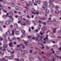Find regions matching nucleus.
Returning a JSON list of instances; mask_svg holds the SVG:
<instances>
[{"label":"nucleus","mask_w":61,"mask_h":61,"mask_svg":"<svg viewBox=\"0 0 61 61\" xmlns=\"http://www.w3.org/2000/svg\"><path fill=\"white\" fill-rule=\"evenodd\" d=\"M44 5L43 6V7L45 10H46V14H48L49 13V11L48 10H47V4H48L47 2L46 1H44Z\"/></svg>","instance_id":"1"},{"label":"nucleus","mask_w":61,"mask_h":61,"mask_svg":"<svg viewBox=\"0 0 61 61\" xmlns=\"http://www.w3.org/2000/svg\"><path fill=\"white\" fill-rule=\"evenodd\" d=\"M12 32V34L13 36H15V34H14V32H18L19 33V32L18 31H16V29H14L13 30H11Z\"/></svg>","instance_id":"2"},{"label":"nucleus","mask_w":61,"mask_h":61,"mask_svg":"<svg viewBox=\"0 0 61 61\" xmlns=\"http://www.w3.org/2000/svg\"><path fill=\"white\" fill-rule=\"evenodd\" d=\"M46 27L44 26L43 28H42V31H45L46 30Z\"/></svg>","instance_id":"3"},{"label":"nucleus","mask_w":61,"mask_h":61,"mask_svg":"<svg viewBox=\"0 0 61 61\" xmlns=\"http://www.w3.org/2000/svg\"><path fill=\"white\" fill-rule=\"evenodd\" d=\"M9 46L10 47H12V46L13 45V43L12 42H11L9 43Z\"/></svg>","instance_id":"4"},{"label":"nucleus","mask_w":61,"mask_h":61,"mask_svg":"<svg viewBox=\"0 0 61 61\" xmlns=\"http://www.w3.org/2000/svg\"><path fill=\"white\" fill-rule=\"evenodd\" d=\"M32 2L34 3V5H37V4H35L36 3V0H32Z\"/></svg>","instance_id":"5"},{"label":"nucleus","mask_w":61,"mask_h":61,"mask_svg":"<svg viewBox=\"0 0 61 61\" xmlns=\"http://www.w3.org/2000/svg\"><path fill=\"white\" fill-rule=\"evenodd\" d=\"M5 24H6V25H9L10 24V23L9 22V21L7 20L5 22Z\"/></svg>","instance_id":"6"},{"label":"nucleus","mask_w":61,"mask_h":61,"mask_svg":"<svg viewBox=\"0 0 61 61\" xmlns=\"http://www.w3.org/2000/svg\"><path fill=\"white\" fill-rule=\"evenodd\" d=\"M6 35L7 36H8L10 34V31H8L6 32Z\"/></svg>","instance_id":"7"},{"label":"nucleus","mask_w":61,"mask_h":61,"mask_svg":"<svg viewBox=\"0 0 61 61\" xmlns=\"http://www.w3.org/2000/svg\"><path fill=\"white\" fill-rule=\"evenodd\" d=\"M36 14H37V15H38V14H41V12L40 11H37L36 12Z\"/></svg>","instance_id":"8"},{"label":"nucleus","mask_w":61,"mask_h":61,"mask_svg":"<svg viewBox=\"0 0 61 61\" xmlns=\"http://www.w3.org/2000/svg\"><path fill=\"white\" fill-rule=\"evenodd\" d=\"M21 25H26V23L23 22L21 23Z\"/></svg>","instance_id":"9"},{"label":"nucleus","mask_w":61,"mask_h":61,"mask_svg":"<svg viewBox=\"0 0 61 61\" xmlns=\"http://www.w3.org/2000/svg\"><path fill=\"white\" fill-rule=\"evenodd\" d=\"M45 33V32L44 31L43 32H42V31H41L40 32V34L41 35H43Z\"/></svg>","instance_id":"10"},{"label":"nucleus","mask_w":61,"mask_h":61,"mask_svg":"<svg viewBox=\"0 0 61 61\" xmlns=\"http://www.w3.org/2000/svg\"><path fill=\"white\" fill-rule=\"evenodd\" d=\"M55 13L56 14H58L59 13V11L58 10H56L55 11Z\"/></svg>","instance_id":"11"},{"label":"nucleus","mask_w":61,"mask_h":61,"mask_svg":"<svg viewBox=\"0 0 61 61\" xmlns=\"http://www.w3.org/2000/svg\"><path fill=\"white\" fill-rule=\"evenodd\" d=\"M38 58L39 59L40 61H42V59L41 58L39 57V56H37Z\"/></svg>","instance_id":"12"},{"label":"nucleus","mask_w":61,"mask_h":61,"mask_svg":"<svg viewBox=\"0 0 61 61\" xmlns=\"http://www.w3.org/2000/svg\"><path fill=\"white\" fill-rule=\"evenodd\" d=\"M50 6H51V7H54V4H53L52 3L51 4H50Z\"/></svg>","instance_id":"13"},{"label":"nucleus","mask_w":61,"mask_h":61,"mask_svg":"<svg viewBox=\"0 0 61 61\" xmlns=\"http://www.w3.org/2000/svg\"><path fill=\"white\" fill-rule=\"evenodd\" d=\"M9 59H13V57L12 56H9Z\"/></svg>","instance_id":"14"},{"label":"nucleus","mask_w":61,"mask_h":61,"mask_svg":"<svg viewBox=\"0 0 61 61\" xmlns=\"http://www.w3.org/2000/svg\"><path fill=\"white\" fill-rule=\"evenodd\" d=\"M4 46L5 48H6L7 47V44H5L4 45Z\"/></svg>","instance_id":"15"},{"label":"nucleus","mask_w":61,"mask_h":61,"mask_svg":"<svg viewBox=\"0 0 61 61\" xmlns=\"http://www.w3.org/2000/svg\"><path fill=\"white\" fill-rule=\"evenodd\" d=\"M4 51H0V53L1 54V55H4Z\"/></svg>","instance_id":"16"},{"label":"nucleus","mask_w":61,"mask_h":61,"mask_svg":"<svg viewBox=\"0 0 61 61\" xmlns=\"http://www.w3.org/2000/svg\"><path fill=\"white\" fill-rule=\"evenodd\" d=\"M25 53L24 52H22L21 53V56L22 57L24 56H25Z\"/></svg>","instance_id":"17"},{"label":"nucleus","mask_w":61,"mask_h":61,"mask_svg":"<svg viewBox=\"0 0 61 61\" xmlns=\"http://www.w3.org/2000/svg\"><path fill=\"white\" fill-rule=\"evenodd\" d=\"M14 20V19L13 18H12L10 19V21L11 22H12L13 21V20Z\"/></svg>","instance_id":"18"},{"label":"nucleus","mask_w":61,"mask_h":61,"mask_svg":"<svg viewBox=\"0 0 61 61\" xmlns=\"http://www.w3.org/2000/svg\"><path fill=\"white\" fill-rule=\"evenodd\" d=\"M47 24H51V22H50V21L47 20Z\"/></svg>","instance_id":"19"},{"label":"nucleus","mask_w":61,"mask_h":61,"mask_svg":"<svg viewBox=\"0 0 61 61\" xmlns=\"http://www.w3.org/2000/svg\"><path fill=\"white\" fill-rule=\"evenodd\" d=\"M29 60L30 61H33L34 60V59L32 58H31Z\"/></svg>","instance_id":"20"},{"label":"nucleus","mask_w":61,"mask_h":61,"mask_svg":"<svg viewBox=\"0 0 61 61\" xmlns=\"http://www.w3.org/2000/svg\"><path fill=\"white\" fill-rule=\"evenodd\" d=\"M49 3L50 4H53V2H52V1L51 0H49Z\"/></svg>","instance_id":"21"},{"label":"nucleus","mask_w":61,"mask_h":61,"mask_svg":"<svg viewBox=\"0 0 61 61\" xmlns=\"http://www.w3.org/2000/svg\"><path fill=\"white\" fill-rule=\"evenodd\" d=\"M59 8V7L58 6H55V8L57 9H58Z\"/></svg>","instance_id":"22"},{"label":"nucleus","mask_w":61,"mask_h":61,"mask_svg":"<svg viewBox=\"0 0 61 61\" xmlns=\"http://www.w3.org/2000/svg\"><path fill=\"white\" fill-rule=\"evenodd\" d=\"M43 58L45 60H48V59H47L44 56L43 57Z\"/></svg>","instance_id":"23"},{"label":"nucleus","mask_w":61,"mask_h":61,"mask_svg":"<svg viewBox=\"0 0 61 61\" xmlns=\"http://www.w3.org/2000/svg\"><path fill=\"white\" fill-rule=\"evenodd\" d=\"M34 24L35 25H37L38 24V21H36L34 22Z\"/></svg>","instance_id":"24"},{"label":"nucleus","mask_w":61,"mask_h":61,"mask_svg":"<svg viewBox=\"0 0 61 61\" xmlns=\"http://www.w3.org/2000/svg\"><path fill=\"white\" fill-rule=\"evenodd\" d=\"M14 26L15 27H18V25H17V24H15L14 25Z\"/></svg>","instance_id":"25"},{"label":"nucleus","mask_w":61,"mask_h":61,"mask_svg":"<svg viewBox=\"0 0 61 61\" xmlns=\"http://www.w3.org/2000/svg\"><path fill=\"white\" fill-rule=\"evenodd\" d=\"M56 28H54L53 32L54 33H55L56 32Z\"/></svg>","instance_id":"26"},{"label":"nucleus","mask_w":61,"mask_h":61,"mask_svg":"<svg viewBox=\"0 0 61 61\" xmlns=\"http://www.w3.org/2000/svg\"><path fill=\"white\" fill-rule=\"evenodd\" d=\"M26 22H27V24L28 25L29 24H30V21H26Z\"/></svg>","instance_id":"27"},{"label":"nucleus","mask_w":61,"mask_h":61,"mask_svg":"<svg viewBox=\"0 0 61 61\" xmlns=\"http://www.w3.org/2000/svg\"><path fill=\"white\" fill-rule=\"evenodd\" d=\"M24 52L25 54H27V51H24Z\"/></svg>","instance_id":"28"},{"label":"nucleus","mask_w":61,"mask_h":61,"mask_svg":"<svg viewBox=\"0 0 61 61\" xmlns=\"http://www.w3.org/2000/svg\"><path fill=\"white\" fill-rule=\"evenodd\" d=\"M15 9H16V10H19V7H18V6H16L15 8Z\"/></svg>","instance_id":"29"},{"label":"nucleus","mask_w":61,"mask_h":61,"mask_svg":"<svg viewBox=\"0 0 61 61\" xmlns=\"http://www.w3.org/2000/svg\"><path fill=\"white\" fill-rule=\"evenodd\" d=\"M56 53L58 55H59V54H60V52H59V51H56Z\"/></svg>","instance_id":"30"},{"label":"nucleus","mask_w":61,"mask_h":61,"mask_svg":"<svg viewBox=\"0 0 61 61\" xmlns=\"http://www.w3.org/2000/svg\"><path fill=\"white\" fill-rule=\"evenodd\" d=\"M35 39H36V41H38V37H35Z\"/></svg>","instance_id":"31"},{"label":"nucleus","mask_w":61,"mask_h":61,"mask_svg":"<svg viewBox=\"0 0 61 61\" xmlns=\"http://www.w3.org/2000/svg\"><path fill=\"white\" fill-rule=\"evenodd\" d=\"M10 15H13V12H10Z\"/></svg>","instance_id":"32"},{"label":"nucleus","mask_w":61,"mask_h":61,"mask_svg":"<svg viewBox=\"0 0 61 61\" xmlns=\"http://www.w3.org/2000/svg\"><path fill=\"white\" fill-rule=\"evenodd\" d=\"M50 48V47H46V50H48V49H49Z\"/></svg>","instance_id":"33"},{"label":"nucleus","mask_w":61,"mask_h":61,"mask_svg":"<svg viewBox=\"0 0 61 61\" xmlns=\"http://www.w3.org/2000/svg\"><path fill=\"white\" fill-rule=\"evenodd\" d=\"M28 11L27 10H25L24 11V13H25V14H28Z\"/></svg>","instance_id":"34"},{"label":"nucleus","mask_w":61,"mask_h":61,"mask_svg":"<svg viewBox=\"0 0 61 61\" xmlns=\"http://www.w3.org/2000/svg\"><path fill=\"white\" fill-rule=\"evenodd\" d=\"M56 59V58L55 57H53L52 58V60L53 61H55Z\"/></svg>","instance_id":"35"},{"label":"nucleus","mask_w":61,"mask_h":61,"mask_svg":"<svg viewBox=\"0 0 61 61\" xmlns=\"http://www.w3.org/2000/svg\"><path fill=\"white\" fill-rule=\"evenodd\" d=\"M11 5L12 7H14L15 6V4L13 3H12Z\"/></svg>","instance_id":"36"},{"label":"nucleus","mask_w":61,"mask_h":61,"mask_svg":"<svg viewBox=\"0 0 61 61\" xmlns=\"http://www.w3.org/2000/svg\"><path fill=\"white\" fill-rule=\"evenodd\" d=\"M22 33H25V31L24 30H22Z\"/></svg>","instance_id":"37"},{"label":"nucleus","mask_w":61,"mask_h":61,"mask_svg":"<svg viewBox=\"0 0 61 61\" xmlns=\"http://www.w3.org/2000/svg\"><path fill=\"white\" fill-rule=\"evenodd\" d=\"M32 2H31V1L29 3V4L30 5H32Z\"/></svg>","instance_id":"38"},{"label":"nucleus","mask_w":61,"mask_h":61,"mask_svg":"<svg viewBox=\"0 0 61 61\" xmlns=\"http://www.w3.org/2000/svg\"><path fill=\"white\" fill-rule=\"evenodd\" d=\"M51 12H54V10H53V9L52 8L51 9Z\"/></svg>","instance_id":"39"},{"label":"nucleus","mask_w":61,"mask_h":61,"mask_svg":"<svg viewBox=\"0 0 61 61\" xmlns=\"http://www.w3.org/2000/svg\"><path fill=\"white\" fill-rule=\"evenodd\" d=\"M16 39V38L15 37H13V38H12V40H15Z\"/></svg>","instance_id":"40"},{"label":"nucleus","mask_w":61,"mask_h":61,"mask_svg":"<svg viewBox=\"0 0 61 61\" xmlns=\"http://www.w3.org/2000/svg\"><path fill=\"white\" fill-rule=\"evenodd\" d=\"M3 17H4V18H5L6 17H7V16L6 15H4L3 16Z\"/></svg>","instance_id":"41"},{"label":"nucleus","mask_w":61,"mask_h":61,"mask_svg":"<svg viewBox=\"0 0 61 61\" xmlns=\"http://www.w3.org/2000/svg\"><path fill=\"white\" fill-rule=\"evenodd\" d=\"M51 50H52V51H53V54H55V51H53V49H51Z\"/></svg>","instance_id":"42"},{"label":"nucleus","mask_w":61,"mask_h":61,"mask_svg":"<svg viewBox=\"0 0 61 61\" xmlns=\"http://www.w3.org/2000/svg\"><path fill=\"white\" fill-rule=\"evenodd\" d=\"M3 10L5 13H7V11L6 10Z\"/></svg>","instance_id":"43"},{"label":"nucleus","mask_w":61,"mask_h":61,"mask_svg":"<svg viewBox=\"0 0 61 61\" xmlns=\"http://www.w3.org/2000/svg\"><path fill=\"white\" fill-rule=\"evenodd\" d=\"M15 34L16 35H18V34H19V33L17 32H15Z\"/></svg>","instance_id":"44"},{"label":"nucleus","mask_w":61,"mask_h":61,"mask_svg":"<svg viewBox=\"0 0 61 61\" xmlns=\"http://www.w3.org/2000/svg\"><path fill=\"white\" fill-rule=\"evenodd\" d=\"M0 7H1L2 9H3V8H4L3 6H2L1 5H0Z\"/></svg>","instance_id":"45"},{"label":"nucleus","mask_w":61,"mask_h":61,"mask_svg":"<svg viewBox=\"0 0 61 61\" xmlns=\"http://www.w3.org/2000/svg\"><path fill=\"white\" fill-rule=\"evenodd\" d=\"M33 11V12H36V10H35L34 9H32Z\"/></svg>","instance_id":"46"},{"label":"nucleus","mask_w":61,"mask_h":61,"mask_svg":"<svg viewBox=\"0 0 61 61\" xmlns=\"http://www.w3.org/2000/svg\"><path fill=\"white\" fill-rule=\"evenodd\" d=\"M5 60V58H2V60H1V61H3V60L4 61V60Z\"/></svg>","instance_id":"47"},{"label":"nucleus","mask_w":61,"mask_h":61,"mask_svg":"<svg viewBox=\"0 0 61 61\" xmlns=\"http://www.w3.org/2000/svg\"><path fill=\"white\" fill-rule=\"evenodd\" d=\"M27 42H25L24 43L25 44V45L26 46H27Z\"/></svg>","instance_id":"48"},{"label":"nucleus","mask_w":61,"mask_h":61,"mask_svg":"<svg viewBox=\"0 0 61 61\" xmlns=\"http://www.w3.org/2000/svg\"><path fill=\"white\" fill-rule=\"evenodd\" d=\"M40 4V1H38L37 2V4Z\"/></svg>","instance_id":"49"},{"label":"nucleus","mask_w":61,"mask_h":61,"mask_svg":"<svg viewBox=\"0 0 61 61\" xmlns=\"http://www.w3.org/2000/svg\"><path fill=\"white\" fill-rule=\"evenodd\" d=\"M0 31H2V27H0Z\"/></svg>","instance_id":"50"},{"label":"nucleus","mask_w":61,"mask_h":61,"mask_svg":"<svg viewBox=\"0 0 61 61\" xmlns=\"http://www.w3.org/2000/svg\"><path fill=\"white\" fill-rule=\"evenodd\" d=\"M16 60L17 61H20V60H19V59H18V58L16 59Z\"/></svg>","instance_id":"51"},{"label":"nucleus","mask_w":61,"mask_h":61,"mask_svg":"<svg viewBox=\"0 0 61 61\" xmlns=\"http://www.w3.org/2000/svg\"><path fill=\"white\" fill-rule=\"evenodd\" d=\"M41 39H42L43 38V37L42 36H41L40 37Z\"/></svg>","instance_id":"52"},{"label":"nucleus","mask_w":61,"mask_h":61,"mask_svg":"<svg viewBox=\"0 0 61 61\" xmlns=\"http://www.w3.org/2000/svg\"><path fill=\"white\" fill-rule=\"evenodd\" d=\"M25 35L24 34H23L22 36L21 37H25Z\"/></svg>","instance_id":"53"},{"label":"nucleus","mask_w":61,"mask_h":61,"mask_svg":"<svg viewBox=\"0 0 61 61\" xmlns=\"http://www.w3.org/2000/svg\"><path fill=\"white\" fill-rule=\"evenodd\" d=\"M29 32H31V28L30 27H29Z\"/></svg>","instance_id":"54"},{"label":"nucleus","mask_w":61,"mask_h":61,"mask_svg":"<svg viewBox=\"0 0 61 61\" xmlns=\"http://www.w3.org/2000/svg\"><path fill=\"white\" fill-rule=\"evenodd\" d=\"M0 23H1V24H3V23H4V21H0Z\"/></svg>","instance_id":"55"},{"label":"nucleus","mask_w":61,"mask_h":61,"mask_svg":"<svg viewBox=\"0 0 61 61\" xmlns=\"http://www.w3.org/2000/svg\"><path fill=\"white\" fill-rule=\"evenodd\" d=\"M8 15H9V13H7L6 15L7 17H9V16Z\"/></svg>","instance_id":"56"},{"label":"nucleus","mask_w":61,"mask_h":61,"mask_svg":"<svg viewBox=\"0 0 61 61\" xmlns=\"http://www.w3.org/2000/svg\"><path fill=\"white\" fill-rule=\"evenodd\" d=\"M3 40V39L2 38L0 37V41H2Z\"/></svg>","instance_id":"57"},{"label":"nucleus","mask_w":61,"mask_h":61,"mask_svg":"<svg viewBox=\"0 0 61 61\" xmlns=\"http://www.w3.org/2000/svg\"><path fill=\"white\" fill-rule=\"evenodd\" d=\"M38 17L39 19H42V17Z\"/></svg>","instance_id":"58"},{"label":"nucleus","mask_w":61,"mask_h":61,"mask_svg":"<svg viewBox=\"0 0 61 61\" xmlns=\"http://www.w3.org/2000/svg\"><path fill=\"white\" fill-rule=\"evenodd\" d=\"M6 35H4L3 36V37H5V38H6Z\"/></svg>","instance_id":"59"},{"label":"nucleus","mask_w":61,"mask_h":61,"mask_svg":"<svg viewBox=\"0 0 61 61\" xmlns=\"http://www.w3.org/2000/svg\"><path fill=\"white\" fill-rule=\"evenodd\" d=\"M20 56H21V55H20V54H18V57H20Z\"/></svg>","instance_id":"60"},{"label":"nucleus","mask_w":61,"mask_h":61,"mask_svg":"<svg viewBox=\"0 0 61 61\" xmlns=\"http://www.w3.org/2000/svg\"><path fill=\"white\" fill-rule=\"evenodd\" d=\"M26 6H29V4L26 3Z\"/></svg>","instance_id":"61"},{"label":"nucleus","mask_w":61,"mask_h":61,"mask_svg":"<svg viewBox=\"0 0 61 61\" xmlns=\"http://www.w3.org/2000/svg\"><path fill=\"white\" fill-rule=\"evenodd\" d=\"M31 36H29L28 37V38H29V39H30V38H31Z\"/></svg>","instance_id":"62"},{"label":"nucleus","mask_w":61,"mask_h":61,"mask_svg":"<svg viewBox=\"0 0 61 61\" xmlns=\"http://www.w3.org/2000/svg\"><path fill=\"white\" fill-rule=\"evenodd\" d=\"M32 39H33V40L35 39V37H32Z\"/></svg>","instance_id":"63"},{"label":"nucleus","mask_w":61,"mask_h":61,"mask_svg":"<svg viewBox=\"0 0 61 61\" xmlns=\"http://www.w3.org/2000/svg\"><path fill=\"white\" fill-rule=\"evenodd\" d=\"M58 50L59 51H61V48H58Z\"/></svg>","instance_id":"64"}]
</instances>
